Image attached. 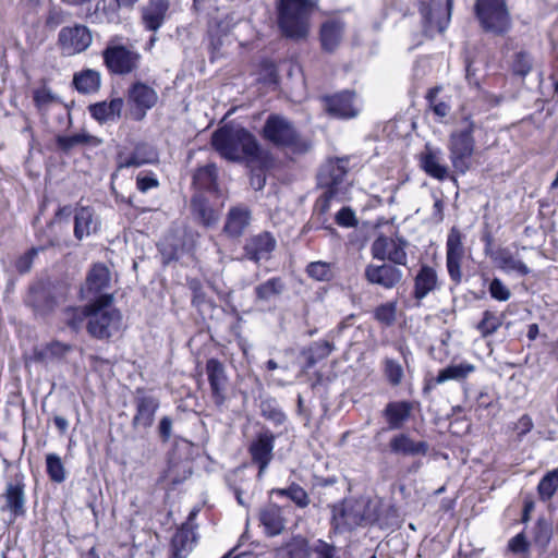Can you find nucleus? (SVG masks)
<instances>
[{
	"label": "nucleus",
	"mask_w": 558,
	"mask_h": 558,
	"mask_svg": "<svg viewBox=\"0 0 558 558\" xmlns=\"http://www.w3.org/2000/svg\"><path fill=\"white\" fill-rule=\"evenodd\" d=\"M211 145L222 158L232 162L254 160L259 153L255 136L235 124H226L215 131Z\"/></svg>",
	"instance_id": "nucleus-1"
},
{
	"label": "nucleus",
	"mask_w": 558,
	"mask_h": 558,
	"mask_svg": "<svg viewBox=\"0 0 558 558\" xmlns=\"http://www.w3.org/2000/svg\"><path fill=\"white\" fill-rule=\"evenodd\" d=\"M472 13L480 31L487 36L505 38L513 28L509 0H474Z\"/></svg>",
	"instance_id": "nucleus-2"
},
{
	"label": "nucleus",
	"mask_w": 558,
	"mask_h": 558,
	"mask_svg": "<svg viewBox=\"0 0 558 558\" xmlns=\"http://www.w3.org/2000/svg\"><path fill=\"white\" fill-rule=\"evenodd\" d=\"M316 9L314 0H279L278 24L282 34L294 40L306 38L310 17Z\"/></svg>",
	"instance_id": "nucleus-3"
},
{
	"label": "nucleus",
	"mask_w": 558,
	"mask_h": 558,
	"mask_svg": "<svg viewBox=\"0 0 558 558\" xmlns=\"http://www.w3.org/2000/svg\"><path fill=\"white\" fill-rule=\"evenodd\" d=\"M113 296L110 293L99 294L88 304L87 331L96 339H109L116 335L122 326L120 311L112 306Z\"/></svg>",
	"instance_id": "nucleus-4"
},
{
	"label": "nucleus",
	"mask_w": 558,
	"mask_h": 558,
	"mask_svg": "<svg viewBox=\"0 0 558 558\" xmlns=\"http://www.w3.org/2000/svg\"><path fill=\"white\" fill-rule=\"evenodd\" d=\"M461 123L464 128L453 130L449 134L447 148L454 172L463 175L472 167L476 147L474 137L476 125L471 114L463 116Z\"/></svg>",
	"instance_id": "nucleus-5"
},
{
	"label": "nucleus",
	"mask_w": 558,
	"mask_h": 558,
	"mask_svg": "<svg viewBox=\"0 0 558 558\" xmlns=\"http://www.w3.org/2000/svg\"><path fill=\"white\" fill-rule=\"evenodd\" d=\"M263 136L272 145L293 154H304L311 149V142L301 135L294 124L283 116L270 114L263 128Z\"/></svg>",
	"instance_id": "nucleus-6"
},
{
	"label": "nucleus",
	"mask_w": 558,
	"mask_h": 558,
	"mask_svg": "<svg viewBox=\"0 0 558 558\" xmlns=\"http://www.w3.org/2000/svg\"><path fill=\"white\" fill-rule=\"evenodd\" d=\"M377 518L375 511L371 509V502L364 499L347 498L332 506L331 524L338 532L373 523Z\"/></svg>",
	"instance_id": "nucleus-7"
},
{
	"label": "nucleus",
	"mask_w": 558,
	"mask_h": 558,
	"mask_svg": "<svg viewBox=\"0 0 558 558\" xmlns=\"http://www.w3.org/2000/svg\"><path fill=\"white\" fill-rule=\"evenodd\" d=\"M463 240L461 230L457 226L451 227L446 240V269L456 287L463 281L462 266L466 254Z\"/></svg>",
	"instance_id": "nucleus-8"
},
{
	"label": "nucleus",
	"mask_w": 558,
	"mask_h": 558,
	"mask_svg": "<svg viewBox=\"0 0 558 558\" xmlns=\"http://www.w3.org/2000/svg\"><path fill=\"white\" fill-rule=\"evenodd\" d=\"M107 68L114 74L125 75L138 68L141 54L123 45H108L102 51Z\"/></svg>",
	"instance_id": "nucleus-9"
},
{
	"label": "nucleus",
	"mask_w": 558,
	"mask_h": 558,
	"mask_svg": "<svg viewBox=\"0 0 558 558\" xmlns=\"http://www.w3.org/2000/svg\"><path fill=\"white\" fill-rule=\"evenodd\" d=\"M421 411V403L413 399L392 400L386 403V429L401 430Z\"/></svg>",
	"instance_id": "nucleus-10"
},
{
	"label": "nucleus",
	"mask_w": 558,
	"mask_h": 558,
	"mask_svg": "<svg viewBox=\"0 0 558 558\" xmlns=\"http://www.w3.org/2000/svg\"><path fill=\"white\" fill-rule=\"evenodd\" d=\"M135 414L132 418V426L134 429H149L154 422L155 415L160 407L159 399L147 392L143 388H137L134 395Z\"/></svg>",
	"instance_id": "nucleus-11"
},
{
	"label": "nucleus",
	"mask_w": 558,
	"mask_h": 558,
	"mask_svg": "<svg viewBox=\"0 0 558 558\" xmlns=\"http://www.w3.org/2000/svg\"><path fill=\"white\" fill-rule=\"evenodd\" d=\"M93 43V35L86 25L75 24L61 28L58 44L62 53L74 56L85 51Z\"/></svg>",
	"instance_id": "nucleus-12"
},
{
	"label": "nucleus",
	"mask_w": 558,
	"mask_h": 558,
	"mask_svg": "<svg viewBox=\"0 0 558 558\" xmlns=\"http://www.w3.org/2000/svg\"><path fill=\"white\" fill-rule=\"evenodd\" d=\"M275 439L276 436L270 429L263 428L252 440L248 447L252 461L258 466V478L263 477L274 458L272 451L275 447Z\"/></svg>",
	"instance_id": "nucleus-13"
},
{
	"label": "nucleus",
	"mask_w": 558,
	"mask_h": 558,
	"mask_svg": "<svg viewBox=\"0 0 558 558\" xmlns=\"http://www.w3.org/2000/svg\"><path fill=\"white\" fill-rule=\"evenodd\" d=\"M324 101L327 112L335 118L351 119L360 113V106L354 92L343 90L326 96Z\"/></svg>",
	"instance_id": "nucleus-14"
},
{
	"label": "nucleus",
	"mask_w": 558,
	"mask_h": 558,
	"mask_svg": "<svg viewBox=\"0 0 558 558\" xmlns=\"http://www.w3.org/2000/svg\"><path fill=\"white\" fill-rule=\"evenodd\" d=\"M349 167V158L327 159L320 167L317 174L318 185L323 189H329L339 192L347 175Z\"/></svg>",
	"instance_id": "nucleus-15"
},
{
	"label": "nucleus",
	"mask_w": 558,
	"mask_h": 558,
	"mask_svg": "<svg viewBox=\"0 0 558 558\" xmlns=\"http://www.w3.org/2000/svg\"><path fill=\"white\" fill-rule=\"evenodd\" d=\"M475 371V366L469 362L460 364H450L440 369L436 376H427L424 378L422 392L429 395L438 385L448 380H464L470 374Z\"/></svg>",
	"instance_id": "nucleus-16"
},
{
	"label": "nucleus",
	"mask_w": 558,
	"mask_h": 558,
	"mask_svg": "<svg viewBox=\"0 0 558 558\" xmlns=\"http://www.w3.org/2000/svg\"><path fill=\"white\" fill-rule=\"evenodd\" d=\"M277 246L275 236L267 231L250 236L243 246L244 257L258 264L268 260Z\"/></svg>",
	"instance_id": "nucleus-17"
},
{
	"label": "nucleus",
	"mask_w": 558,
	"mask_h": 558,
	"mask_svg": "<svg viewBox=\"0 0 558 558\" xmlns=\"http://www.w3.org/2000/svg\"><path fill=\"white\" fill-rule=\"evenodd\" d=\"M206 374L210 385L211 399L217 407H221L227 399L226 368L217 359H209L206 363Z\"/></svg>",
	"instance_id": "nucleus-18"
},
{
	"label": "nucleus",
	"mask_w": 558,
	"mask_h": 558,
	"mask_svg": "<svg viewBox=\"0 0 558 558\" xmlns=\"http://www.w3.org/2000/svg\"><path fill=\"white\" fill-rule=\"evenodd\" d=\"M388 449L398 457H425L429 445L425 440H414L408 433L401 432L390 438Z\"/></svg>",
	"instance_id": "nucleus-19"
},
{
	"label": "nucleus",
	"mask_w": 558,
	"mask_h": 558,
	"mask_svg": "<svg viewBox=\"0 0 558 558\" xmlns=\"http://www.w3.org/2000/svg\"><path fill=\"white\" fill-rule=\"evenodd\" d=\"M252 211L245 205H236L229 209L223 226V233L232 239L241 238L250 227Z\"/></svg>",
	"instance_id": "nucleus-20"
},
{
	"label": "nucleus",
	"mask_w": 558,
	"mask_h": 558,
	"mask_svg": "<svg viewBox=\"0 0 558 558\" xmlns=\"http://www.w3.org/2000/svg\"><path fill=\"white\" fill-rule=\"evenodd\" d=\"M453 8V0H446L444 8H432L426 5L421 9L424 28L426 32L437 31L444 33L449 26Z\"/></svg>",
	"instance_id": "nucleus-21"
},
{
	"label": "nucleus",
	"mask_w": 558,
	"mask_h": 558,
	"mask_svg": "<svg viewBox=\"0 0 558 558\" xmlns=\"http://www.w3.org/2000/svg\"><path fill=\"white\" fill-rule=\"evenodd\" d=\"M412 296L416 301L425 299L429 293L440 288L437 270L427 264L421 265L413 279Z\"/></svg>",
	"instance_id": "nucleus-22"
},
{
	"label": "nucleus",
	"mask_w": 558,
	"mask_h": 558,
	"mask_svg": "<svg viewBox=\"0 0 558 558\" xmlns=\"http://www.w3.org/2000/svg\"><path fill=\"white\" fill-rule=\"evenodd\" d=\"M347 25L341 19H329L322 23L319 28V40L322 49L326 52H335L340 46Z\"/></svg>",
	"instance_id": "nucleus-23"
},
{
	"label": "nucleus",
	"mask_w": 558,
	"mask_h": 558,
	"mask_svg": "<svg viewBox=\"0 0 558 558\" xmlns=\"http://www.w3.org/2000/svg\"><path fill=\"white\" fill-rule=\"evenodd\" d=\"M169 8V0H149L141 10L144 27L151 32L158 31L167 19Z\"/></svg>",
	"instance_id": "nucleus-24"
},
{
	"label": "nucleus",
	"mask_w": 558,
	"mask_h": 558,
	"mask_svg": "<svg viewBox=\"0 0 558 558\" xmlns=\"http://www.w3.org/2000/svg\"><path fill=\"white\" fill-rule=\"evenodd\" d=\"M2 497L5 501L3 510H9L14 518L25 514V484L22 480L8 483Z\"/></svg>",
	"instance_id": "nucleus-25"
},
{
	"label": "nucleus",
	"mask_w": 558,
	"mask_h": 558,
	"mask_svg": "<svg viewBox=\"0 0 558 558\" xmlns=\"http://www.w3.org/2000/svg\"><path fill=\"white\" fill-rule=\"evenodd\" d=\"M110 281L109 269L102 264H96L89 270L86 282L81 289L83 298L92 300L107 288Z\"/></svg>",
	"instance_id": "nucleus-26"
},
{
	"label": "nucleus",
	"mask_w": 558,
	"mask_h": 558,
	"mask_svg": "<svg viewBox=\"0 0 558 558\" xmlns=\"http://www.w3.org/2000/svg\"><path fill=\"white\" fill-rule=\"evenodd\" d=\"M157 159L158 154L153 146L146 143H140L130 155L119 154L118 168H137L147 163H154Z\"/></svg>",
	"instance_id": "nucleus-27"
},
{
	"label": "nucleus",
	"mask_w": 558,
	"mask_h": 558,
	"mask_svg": "<svg viewBox=\"0 0 558 558\" xmlns=\"http://www.w3.org/2000/svg\"><path fill=\"white\" fill-rule=\"evenodd\" d=\"M418 163L421 169L433 179L445 181L450 178L449 168L441 163L439 153L428 146L418 155Z\"/></svg>",
	"instance_id": "nucleus-28"
},
{
	"label": "nucleus",
	"mask_w": 558,
	"mask_h": 558,
	"mask_svg": "<svg viewBox=\"0 0 558 558\" xmlns=\"http://www.w3.org/2000/svg\"><path fill=\"white\" fill-rule=\"evenodd\" d=\"M259 522L268 536H277L284 531L286 518L282 508L276 504H268L259 510Z\"/></svg>",
	"instance_id": "nucleus-29"
},
{
	"label": "nucleus",
	"mask_w": 558,
	"mask_h": 558,
	"mask_svg": "<svg viewBox=\"0 0 558 558\" xmlns=\"http://www.w3.org/2000/svg\"><path fill=\"white\" fill-rule=\"evenodd\" d=\"M442 86L436 85L428 88L425 94L427 110L430 111L433 116L439 121H442L451 112V97H439V94L442 92Z\"/></svg>",
	"instance_id": "nucleus-30"
},
{
	"label": "nucleus",
	"mask_w": 558,
	"mask_h": 558,
	"mask_svg": "<svg viewBox=\"0 0 558 558\" xmlns=\"http://www.w3.org/2000/svg\"><path fill=\"white\" fill-rule=\"evenodd\" d=\"M123 105L122 98H112L109 102L100 101L90 105L88 111L99 123L113 122L121 117Z\"/></svg>",
	"instance_id": "nucleus-31"
},
{
	"label": "nucleus",
	"mask_w": 558,
	"mask_h": 558,
	"mask_svg": "<svg viewBox=\"0 0 558 558\" xmlns=\"http://www.w3.org/2000/svg\"><path fill=\"white\" fill-rule=\"evenodd\" d=\"M98 220L90 207L83 206L75 210L74 215V236L81 241L84 238L96 232L98 229Z\"/></svg>",
	"instance_id": "nucleus-32"
},
{
	"label": "nucleus",
	"mask_w": 558,
	"mask_h": 558,
	"mask_svg": "<svg viewBox=\"0 0 558 558\" xmlns=\"http://www.w3.org/2000/svg\"><path fill=\"white\" fill-rule=\"evenodd\" d=\"M129 100L133 102L136 108L141 109L144 116L148 109L157 104L158 95L150 86L142 82H136L129 89Z\"/></svg>",
	"instance_id": "nucleus-33"
},
{
	"label": "nucleus",
	"mask_w": 558,
	"mask_h": 558,
	"mask_svg": "<svg viewBox=\"0 0 558 558\" xmlns=\"http://www.w3.org/2000/svg\"><path fill=\"white\" fill-rule=\"evenodd\" d=\"M194 542V532L189 526L182 525L171 539L172 558H186L193 549Z\"/></svg>",
	"instance_id": "nucleus-34"
},
{
	"label": "nucleus",
	"mask_w": 558,
	"mask_h": 558,
	"mask_svg": "<svg viewBox=\"0 0 558 558\" xmlns=\"http://www.w3.org/2000/svg\"><path fill=\"white\" fill-rule=\"evenodd\" d=\"M284 290L286 284L283 280L280 277H272L255 287V302L259 304L270 303L279 298Z\"/></svg>",
	"instance_id": "nucleus-35"
},
{
	"label": "nucleus",
	"mask_w": 558,
	"mask_h": 558,
	"mask_svg": "<svg viewBox=\"0 0 558 558\" xmlns=\"http://www.w3.org/2000/svg\"><path fill=\"white\" fill-rule=\"evenodd\" d=\"M490 257L506 271H515L518 275L525 277L530 274L529 267L521 260L514 258L512 253L506 247H499Z\"/></svg>",
	"instance_id": "nucleus-36"
},
{
	"label": "nucleus",
	"mask_w": 558,
	"mask_h": 558,
	"mask_svg": "<svg viewBox=\"0 0 558 558\" xmlns=\"http://www.w3.org/2000/svg\"><path fill=\"white\" fill-rule=\"evenodd\" d=\"M193 214L205 227H213L219 220V213L202 195H195L191 201Z\"/></svg>",
	"instance_id": "nucleus-37"
},
{
	"label": "nucleus",
	"mask_w": 558,
	"mask_h": 558,
	"mask_svg": "<svg viewBox=\"0 0 558 558\" xmlns=\"http://www.w3.org/2000/svg\"><path fill=\"white\" fill-rule=\"evenodd\" d=\"M100 73L98 71L86 69L74 74L73 84L82 94L96 93L100 87Z\"/></svg>",
	"instance_id": "nucleus-38"
},
{
	"label": "nucleus",
	"mask_w": 558,
	"mask_h": 558,
	"mask_svg": "<svg viewBox=\"0 0 558 558\" xmlns=\"http://www.w3.org/2000/svg\"><path fill=\"white\" fill-rule=\"evenodd\" d=\"M531 537L530 542L535 547L542 551L546 550L553 537L551 524L545 518H538L532 527Z\"/></svg>",
	"instance_id": "nucleus-39"
},
{
	"label": "nucleus",
	"mask_w": 558,
	"mask_h": 558,
	"mask_svg": "<svg viewBox=\"0 0 558 558\" xmlns=\"http://www.w3.org/2000/svg\"><path fill=\"white\" fill-rule=\"evenodd\" d=\"M504 315L485 310L482 314L481 320L475 325V329L483 338L493 336L502 326Z\"/></svg>",
	"instance_id": "nucleus-40"
},
{
	"label": "nucleus",
	"mask_w": 558,
	"mask_h": 558,
	"mask_svg": "<svg viewBox=\"0 0 558 558\" xmlns=\"http://www.w3.org/2000/svg\"><path fill=\"white\" fill-rule=\"evenodd\" d=\"M509 70L515 77L524 78L533 70V57L527 50L515 52L510 61Z\"/></svg>",
	"instance_id": "nucleus-41"
},
{
	"label": "nucleus",
	"mask_w": 558,
	"mask_h": 558,
	"mask_svg": "<svg viewBox=\"0 0 558 558\" xmlns=\"http://www.w3.org/2000/svg\"><path fill=\"white\" fill-rule=\"evenodd\" d=\"M407 246L408 242L403 238H396L390 241L386 238V259L395 265L405 266L408 262Z\"/></svg>",
	"instance_id": "nucleus-42"
},
{
	"label": "nucleus",
	"mask_w": 558,
	"mask_h": 558,
	"mask_svg": "<svg viewBox=\"0 0 558 558\" xmlns=\"http://www.w3.org/2000/svg\"><path fill=\"white\" fill-rule=\"evenodd\" d=\"M26 303L34 308L39 315H46L54 307V300L48 295L44 290L33 289L31 290Z\"/></svg>",
	"instance_id": "nucleus-43"
},
{
	"label": "nucleus",
	"mask_w": 558,
	"mask_h": 558,
	"mask_svg": "<svg viewBox=\"0 0 558 558\" xmlns=\"http://www.w3.org/2000/svg\"><path fill=\"white\" fill-rule=\"evenodd\" d=\"M538 498L543 502L549 501L558 490V468L547 472L536 487Z\"/></svg>",
	"instance_id": "nucleus-44"
},
{
	"label": "nucleus",
	"mask_w": 558,
	"mask_h": 558,
	"mask_svg": "<svg viewBox=\"0 0 558 558\" xmlns=\"http://www.w3.org/2000/svg\"><path fill=\"white\" fill-rule=\"evenodd\" d=\"M72 347L59 341H52L47 344L43 350L35 352V360L40 363H48L52 360L64 357Z\"/></svg>",
	"instance_id": "nucleus-45"
},
{
	"label": "nucleus",
	"mask_w": 558,
	"mask_h": 558,
	"mask_svg": "<svg viewBox=\"0 0 558 558\" xmlns=\"http://www.w3.org/2000/svg\"><path fill=\"white\" fill-rule=\"evenodd\" d=\"M271 494L289 498L299 508H306L311 504V498L306 490L295 483L287 488H274Z\"/></svg>",
	"instance_id": "nucleus-46"
},
{
	"label": "nucleus",
	"mask_w": 558,
	"mask_h": 558,
	"mask_svg": "<svg viewBox=\"0 0 558 558\" xmlns=\"http://www.w3.org/2000/svg\"><path fill=\"white\" fill-rule=\"evenodd\" d=\"M194 185L199 190H214L217 185V167L209 163L199 168L193 177Z\"/></svg>",
	"instance_id": "nucleus-47"
},
{
	"label": "nucleus",
	"mask_w": 558,
	"mask_h": 558,
	"mask_svg": "<svg viewBox=\"0 0 558 558\" xmlns=\"http://www.w3.org/2000/svg\"><path fill=\"white\" fill-rule=\"evenodd\" d=\"M88 304L84 307H69L63 311L62 320L74 331H78L85 319L88 320Z\"/></svg>",
	"instance_id": "nucleus-48"
},
{
	"label": "nucleus",
	"mask_w": 558,
	"mask_h": 558,
	"mask_svg": "<svg viewBox=\"0 0 558 558\" xmlns=\"http://www.w3.org/2000/svg\"><path fill=\"white\" fill-rule=\"evenodd\" d=\"M46 469L49 478L54 483H62L66 478V471L61 458L57 453L46 456Z\"/></svg>",
	"instance_id": "nucleus-49"
},
{
	"label": "nucleus",
	"mask_w": 558,
	"mask_h": 558,
	"mask_svg": "<svg viewBox=\"0 0 558 558\" xmlns=\"http://www.w3.org/2000/svg\"><path fill=\"white\" fill-rule=\"evenodd\" d=\"M57 143L61 149L68 151L78 145L98 144L99 141L88 133L81 132L70 136H59Z\"/></svg>",
	"instance_id": "nucleus-50"
},
{
	"label": "nucleus",
	"mask_w": 558,
	"mask_h": 558,
	"mask_svg": "<svg viewBox=\"0 0 558 558\" xmlns=\"http://www.w3.org/2000/svg\"><path fill=\"white\" fill-rule=\"evenodd\" d=\"M532 543L527 539L525 531H521L508 541L507 550L514 556L526 558L530 554Z\"/></svg>",
	"instance_id": "nucleus-51"
},
{
	"label": "nucleus",
	"mask_w": 558,
	"mask_h": 558,
	"mask_svg": "<svg viewBox=\"0 0 558 558\" xmlns=\"http://www.w3.org/2000/svg\"><path fill=\"white\" fill-rule=\"evenodd\" d=\"M262 415L271 421L275 425H281L286 422L287 416L277 405L274 399H266L260 402Z\"/></svg>",
	"instance_id": "nucleus-52"
},
{
	"label": "nucleus",
	"mask_w": 558,
	"mask_h": 558,
	"mask_svg": "<svg viewBox=\"0 0 558 558\" xmlns=\"http://www.w3.org/2000/svg\"><path fill=\"white\" fill-rule=\"evenodd\" d=\"M286 548L290 558H308L312 554V546L302 536L293 537Z\"/></svg>",
	"instance_id": "nucleus-53"
},
{
	"label": "nucleus",
	"mask_w": 558,
	"mask_h": 558,
	"mask_svg": "<svg viewBox=\"0 0 558 558\" xmlns=\"http://www.w3.org/2000/svg\"><path fill=\"white\" fill-rule=\"evenodd\" d=\"M307 275L318 281H328L332 277L330 264L325 262H313L306 268Z\"/></svg>",
	"instance_id": "nucleus-54"
},
{
	"label": "nucleus",
	"mask_w": 558,
	"mask_h": 558,
	"mask_svg": "<svg viewBox=\"0 0 558 558\" xmlns=\"http://www.w3.org/2000/svg\"><path fill=\"white\" fill-rule=\"evenodd\" d=\"M312 554L316 555V558H341L339 549L323 539H317L312 545Z\"/></svg>",
	"instance_id": "nucleus-55"
},
{
	"label": "nucleus",
	"mask_w": 558,
	"mask_h": 558,
	"mask_svg": "<svg viewBox=\"0 0 558 558\" xmlns=\"http://www.w3.org/2000/svg\"><path fill=\"white\" fill-rule=\"evenodd\" d=\"M404 371L401 364L393 360L386 359V379L389 385L397 387L401 384Z\"/></svg>",
	"instance_id": "nucleus-56"
},
{
	"label": "nucleus",
	"mask_w": 558,
	"mask_h": 558,
	"mask_svg": "<svg viewBox=\"0 0 558 558\" xmlns=\"http://www.w3.org/2000/svg\"><path fill=\"white\" fill-rule=\"evenodd\" d=\"M490 296L499 302H506L510 299L511 292L499 278H494L488 287Z\"/></svg>",
	"instance_id": "nucleus-57"
},
{
	"label": "nucleus",
	"mask_w": 558,
	"mask_h": 558,
	"mask_svg": "<svg viewBox=\"0 0 558 558\" xmlns=\"http://www.w3.org/2000/svg\"><path fill=\"white\" fill-rule=\"evenodd\" d=\"M45 247H32L24 255L19 257L15 263L16 270L20 274H26L31 270L34 258L38 255L39 251H43Z\"/></svg>",
	"instance_id": "nucleus-58"
},
{
	"label": "nucleus",
	"mask_w": 558,
	"mask_h": 558,
	"mask_svg": "<svg viewBox=\"0 0 558 558\" xmlns=\"http://www.w3.org/2000/svg\"><path fill=\"white\" fill-rule=\"evenodd\" d=\"M159 186L158 179L148 172H140L136 177V187L140 192L146 193L151 189H156Z\"/></svg>",
	"instance_id": "nucleus-59"
},
{
	"label": "nucleus",
	"mask_w": 558,
	"mask_h": 558,
	"mask_svg": "<svg viewBox=\"0 0 558 558\" xmlns=\"http://www.w3.org/2000/svg\"><path fill=\"white\" fill-rule=\"evenodd\" d=\"M333 350V343L327 340L314 342L311 347L312 357L316 360L327 357Z\"/></svg>",
	"instance_id": "nucleus-60"
},
{
	"label": "nucleus",
	"mask_w": 558,
	"mask_h": 558,
	"mask_svg": "<svg viewBox=\"0 0 558 558\" xmlns=\"http://www.w3.org/2000/svg\"><path fill=\"white\" fill-rule=\"evenodd\" d=\"M365 278L371 283H384V264H369L365 269Z\"/></svg>",
	"instance_id": "nucleus-61"
},
{
	"label": "nucleus",
	"mask_w": 558,
	"mask_h": 558,
	"mask_svg": "<svg viewBox=\"0 0 558 558\" xmlns=\"http://www.w3.org/2000/svg\"><path fill=\"white\" fill-rule=\"evenodd\" d=\"M336 221L339 226L347 228L354 227L357 223L354 211L349 207H343L338 211Z\"/></svg>",
	"instance_id": "nucleus-62"
},
{
	"label": "nucleus",
	"mask_w": 558,
	"mask_h": 558,
	"mask_svg": "<svg viewBox=\"0 0 558 558\" xmlns=\"http://www.w3.org/2000/svg\"><path fill=\"white\" fill-rule=\"evenodd\" d=\"M338 193L337 191L326 189L324 194L316 201V210L322 215L326 214L330 208L331 199H333Z\"/></svg>",
	"instance_id": "nucleus-63"
},
{
	"label": "nucleus",
	"mask_w": 558,
	"mask_h": 558,
	"mask_svg": "<svg viewBox=\"0 0 558 558\" xmlns=\"http://www.w3.org/2000/svg\"><path fill=\"white\" fill-rule=\"evenodd\" d=\"M533 420L529 414H523L520 416L518 422L514 425V430L517 432L518 436L521 438L529 434L533 429Z\"/></svg>",
	"instance_id": "nucleus-64"
}]
</instances>
